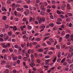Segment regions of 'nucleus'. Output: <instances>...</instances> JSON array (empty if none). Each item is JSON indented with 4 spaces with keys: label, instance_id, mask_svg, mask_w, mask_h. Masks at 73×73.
Here are the masks:
<instances>
[{
    "label": "nucleus",
    "instance_id": "obj_1",
    "mask_svg": "<svg viewBox=\"0 0 73 73\" xmlns=\"http://www.w3.org/2000/svg\"><path fill=\"white\" fill-rule=\"evenodd\" d=\"M45 18L44 17H42L40 18V20H39V24H41L42 22H45Z\"/></svg>",
    "mask_w": 73,
    "mask_h": 73
},
{
    "label": "nucleus",
    "instance_id": "obj_2",
    "mask_svg": "<svg viewBox=\"0 0 73 73\" xmlns=\"http://www.w3.org/2000/svg\"><path fill=\"white\" fill-rule=\"evenodd\" d=\"M26 11L24 12V14L26 16H28L29 15V11L28 9H27L26 10Z\"/></svg>",
    "mask_w": 73,
    "mask_h": 73
},
{
    "label": "nucleus",
    "instance_id": "obj_3",
    "mask_svg": "<svg viewBox=\"0 0 73 73\" xmlns=\"http://www.w3.org/2000/svg\"><path fill=\"white\" fill-rule=\"evenodd\" d=\"M50 61V59L46 60L45 61V62H46L45 63V65H48H48H49V62L48 61Z\"/></svg>",
    "mask_w": 73,
    "mask_h": 73
},
{
    "label": "nucleus",
    "instance_id": "obj_4",
    "mask_svg": "<svg viewBox=\"0 0 73 73\" xmlns=\"http://www.w3.org/2000/svg\"><path fill=\"white\" fill-rule=\"evenodd\" d=\"M44 6L43 7L42 6H40V9L42 11H45L46 10V9L45 8H44Z\"/></svg>",
    "mask_w": 73,
    "mask_h": 73
},
{
    "label": "nucleus",
    "instance_id": "obj_5",
    "mask_svg": "<svg viewBox=\"0 0 73 73\" xmlns=\"http://www.w3.org/2000/svg\"><path fill=\"white\" fill-rule=\"evenodd\" d=\"M9 38V36L7 35L6 36H5L4 37V39L5 41H7Z\"/></svg>",
    "mask_w": 73,
    "mask_h": 73
},
{
    "label": "nucleus",
    "instance_id": "obj_6",
    "mask_svg": "<svg viewBox=\"0 0 73 73\" xmlns=\"http://www.w3.org/2000/svg\"><path fill=\"white\" fill-rule=\"evenodd\" d=\"M67 7L68 9L69 10H70V9H71V7H70V5H69V4H67Z\"/></svg>",
    "mask_w": 73,
    "mask_h": 73
},
{
    "label": "nucleus",
    "instance_id": "obj_7",
    "mask_svg": "<svg viewBox=\"0 0 73 73\" xmlns=\"http://www.w3.org/2000/svg\"><path fill=\"white\" fill-rule=\"evenodd\" d=\"M30 65L31 67L33 68V66H35V64L34 63H32V64H30Z\"/></svg>",
    "mask_w": 73,
    "mask_h": 73
},
{
    "label": "nucleus",
    "instance_id": "obj_8",
    "mask_svg": "<svg viewBox=\"0 0 73 73\" xmlns=\"http://www.w3.org/2000/svg\"><path fill=\"white\" fill-rule=\"evenodd\" d=\"M12 59L14 61H15V60H17V57L15 56V57H13Z\"/></svg>",
    "mask_w": 73,
    "mask_h": 73
},
{
    "label": "nucleus",
    "instance_id": "obj_9",
    "mask_svg": "<svg viewBox=\"0 0 73 73\" xmlns=\"http://www.w3.org/2000/svg\"><path fill=\"white\" fill-rule=\"evenodd\" d=\"M17 27L16 26H14L13 27V30L14 31H17Z\"/></svg>",
    "mask_w": 73,
    "mask_h": 73
},
{
    "label": "nucleus",
    "instance_id": "obj_10",
    "mask_svg": "<svg viewBox=\"0 0 73 73\" xmlns=\"http://www.w3.org/2000/svg\"><path fill=\"white\" fill-rule=\"evenodd\" d=\"M45 28V25H43L42 26L40 27V29H44Z\"/></svg>",
    "mask_w": 73,
    "mask_h": 73
},
{
    "label": "nucleus",
    "instance_id": "obj_11",
    "mask_svg": "<svg viewBox=\"0 0 73 73\" xmlns=\"http://www.w3.org/2000/svg\"><path fill=\"white\" fill-rule=\"evenodd\" d=\"M2 11H7V10L5 9V8L4 7H3L2 8Z\"/></svg>",
    "mask_w": 73,
    "mask_h": 73
},
{
    "label": "nucleus",
    "instance_id": "obj_12",
    "mask_svg": "<svg viewBox=\"0 0 73 73\" xmlns=\"http://www.w3.org/2000/svg\"><path fill=\"white\" fill-rule=\"evenodd\" d=\"M27 29L29 30H30V29H32V27L31 26H30L29 25H28L27 26Z\"/></svg>",
    "mask_w": 73,
    "mask_h": 73
},
{
    "label": "nucleus",
    "instance_id": "obj_13",
    "mask_svg": "<svg viewBox=\"0 0 73 73\" xmlns=\"http://www.w3.org/2000/svg\"><path fill=\"white\" fill-rule=\"evenodd\" d=\"M8 35L10 36H11L12 35V33L11 31H9L8 32Z\"/></svg>",
    "mask_w": 73,
    "mask_h": 73
},
{
    "label": "nucleus",
    "instance_id": "obj_14",
    "mask_svg": "<svg viewBox=\"0 0 73 73\" xmlns=\"http://www.w3.org/2000/svg\"><path fill=\"white\" fill-rule=\"evenodd\" d=\"M23 38H26V40H27L28 39V37L26 36V35H24L23 36Z\"/></svg>",
    "mask_w": 73,
    "mask_h": 73
},
{
    "label": "nucleus",
    "instance_id": "obj_15",
    "mask_svg": "<svg viewBox=\"0 0 73 73\" xmlns=\"http://www.w3.org/2000/svg\"><path fill=\"white\" fill-rule=\"evenodd\" d=\"M25 56L27 58H29V55L28 54L27 52H26L25 53Z\"/></svg>",
    "mask_w": 73,
    "mask_h": 73
},
{
    "label": "nucleus",
    "instance_id": "obj_16",
    "mask_svg": "<svg viewBox=\"0 0 73 73\" xmlns=\"http://www.w3.org/2000/svg\"><path fill=\"white\" fill-rule=\"evenodd\" d=\"M56 49H60V46L59 45L57 44L56 46Z\"/></svg>",
    "mask_w": 73,
    "mask_h": 73
},
{
    "label": "nucleus",
    "instance_id": "obj_17",
    "mask_svg": "<svg viewBox=\"0 0 73 73\" xmlns=\"http://www.w3.org/2000/svg\"><path fill=\"white\" fill-rule=\"evenodd\" d=\"M66 60V58H63L61 61V63H63L64 62H65Z\"/></svg>",
    "mask_w": 73,
    "mask_h": 73
},
{
    "label": "nucleus",
    "instance_id": "obj_18",
    "mask_svg": "<svg viewBox=\"0 0 73 73\" xmlns=\"http://www.w3.org/2000/svg\"><path fill=\"white\" fill-rule=\"evenodd\" d=\"M70 36V35H69L67 34L66 36V39H68V38Z\"/></svg>",
    "mask_w": 73,
    "mask_h": 73
},
{
    "label": "nucleus",
    "instance_id": "obj_19",
    "mask_svg": "<svg viewBox=\"0 0 73 73\" xmlns=\"http://www.w3.org/2000/svg\"><path fill=\"white\" fill-rule=\"evenodd\" d=\"M3 20H5L7 19V17L6 16H4L3 17Z\"/></svg>",
    "mask_w": 73,
    "mask_h": 73
},
{
    "label": "nucleus",
    "instance_id": "obj_20",
    "mask_svg": "<svg viewBox=\"0 0 73 73\" xmlns=\"http://www.w3.org/2000/svg\"><path fill=\"white\" fill-rule=\"evenodd\" d=\"M44 51L43 49H40L38 50V52H42Z\"/></svg>",
    "mask_w": 73,
    "mask_h": 73
},
{
    "label": "nucleus",
    "instance_id": "obj_21",
    "mask_svg": "<svg viewBox=\"0 0 73 73\" xmlns=\"http://www.w3.org/2000/svg\"><path fill=\"white\" fill-rule=\"evenodd\" d=\"M57 20L58 22H60L62 21V19H61V18H59L57 19Z\"/></svg>",
    "mask_w": 73,
    "mask_h": 73
},
{
    "label": "nucleus",
    "instance_id": "obj_22",
    "mask_svg": "<svg viewBox=\"0 0 73 73\" xmlns=\"http://www.w3.org/2000/svg\"><path fill=\"white\" fill-rule=\"evenodd\" d=\"M5 67L6 68H9V69H11V67L10 65H6L5 66Z\"/></svg>",
    "mask_w": 73,
    "mask_h": 73
},
{
    "label": "nucleus",
    "instance_id": "obj_23",
    "mask_svg": "<svg viewBox=\"0 0 73 73\" xmlns=\"http://www.w3.org/2000/svg\"><path fill=\"white\" fill-rule=\"evenodd\" d=\"M15 47L16 49H19L20 48V47L19 46L17 45H15Z\"/></svg>",
    "mask_w": 73,
    "mask_h": 73
},
{
    "label": "nucleus",
    "instance_id": "obj_24",
    "mask_svg": "<svg viewBox=\"0 0 73 73\" xmlns=\"http://www.w3.org/2000/svg\"><path fill=\"white\" fill-rule=\"evenodd\" d=\"M60 54H61V52H59L58 54V58H60L61 57V55H60Z\"/></svg>",
    "mask_w": 73,
    "mask_h": 73
},
{
    "label": "nucleus",
    "instance_id": "obj_25",
    "mask_svg": "<svg viewBox=\"0 0 73 73\" xmlns=\"http://www.w3.org/2000/svg\"><path fill=\"white\" fill-rule=\"evenodd\" d=\"M9 73V71L8 69H6L5 70V73Z\"/></svg>",
    "mask_w": 73,
    "mask_h": 73
},
{
    "label": "nucleus",
    "instance_id": "obj_26",
    "mask_svg": "<svg viewBox=\"0 0 73 73\" xmlns=\"http://www.w3.org/2000/svg\"><path fill=\"white\" fill-rule=\"evenodd\" d=\"M45 12L41 11L40 13V14L41 15H45Z\"/></svg>",
    "mask_w": 73,
    "mask_h": 73
},
{
    "label": "nucleus",
    "instance_id": "obj_27",
    "mask_svg": "<svg viewBox=\"0 0 73 73\" xmlns=\"http://www.w3.org/2000/svg\"><path fill=\"white\" fill-rule=\"evenodd\" d=\"M7 3L8 4H9L11 3V1L9 0H8L7 1Z\"/></svg>",
    "mask_w": 73,
    "mask_h": 73
},
{
    "label": "nucleus",
    "instance_id": "obj_28",
    "mask_svg": "<svg viewBox=\"0 0 73 73\" xmlns=\"http://www.w3.org/2000/svg\"><path fill=\"white\" fill-rule=\"evenodd\" d=\"M27 57H25L23 58V60L25 61H27Z\"/></svg>",
    "mask_w": 73,
    "mask_h": 73
},
{
    "label": "nucleus",
    "instance_id": "obj_29",
    "mask_svg": "<svg viewBox=\"0 0 73 73\" xmlns=\"http://www.w3.org/2000/svg\"><path fill=\"white\" fill-rule=\"evenodd\" d=\"M49 40L51 42H52V43L53 42H54L53 39H52V38H50Z\"/></svg>",
    "mask_w": 73,
    "mask_h": 73
},
{
    "label": "nucleus",
    "instance_id": "obj_30",
    "mask_svg": "<svg viewBox=\"0 0 73 73\" xmlns=\"http://www.w3.org/2000/svg\"><path fill=\"white\" fill-rule=\"evenodd\" d=\"M59 16H60V17H61V18L62 19H64V16L62 15H60Z\"/></svg>",
    "mask_w": 73,
    "mask_h": 73
},
{
    "label": "nucleus",
    "instance_id": "obj_31",
    "mask_svg": "<svg viewBox=\"0 0 73 73\" xmlns=\"http://www.w3.org/2000/svg\"><path fill=\"white\" fill-rule=\"evenodd\" d=\"M53 30L54 31H56L57 30V27H55L53 28Z\"/></svg>",
    "mask_w": 73,
    "mask_h": 73
},
{
    "label": "nucleus",
    "instance_id": "obj_32",
    "mask_svg": "<svg viewBox=\"0 0 73 73\" xmlns=\"http://www.w3.org/2000/svg\"><path fill=\"white\" fill-rule=\"evenodd\" d=\"M61 68H62V67L61 66H59L57 67V69L58 70H60Z\"/></svg>",
    "mask_w": 73,
    "mask_h": 73
},
{
    "label": "nucleus",
    "instance_id": "obj_33",
    "mask_svg": "<svg viewBox=\"0 0 73 73\" xmlns=\"http://www.w3.org/2000/svg\"><path fill=\"white\" fill-rule=\"evenodd\" d=\"M7 47H9L11 46V44L9 43H7L6 44Z\"/></svg>",
    "mask_w": 73,
    "mask_h": 73
},
{
    "label": "nucleus",
    "instance_id": "obj_34",
    "mask_svg": "<svg viewBox=\"0 0 73 73\" xmlns=\"http://www.w3.org/2000/svg\"><path fill=\"white\" fill-rule=\"evenodd\" d=\"M48 54L50 55H52L53 54V52L51 51H50L48 52Z\"/></svg>",
    "mask_w": 73,
    "mask_h": 73
},
{
    "label": "nucleus",
    "instance_id": "obj_35",
    "mask_svg": "<svg viewBox=\"0 0 73 73\" xmlns=\"http://www.w3.org/2000/svg\"><path fill=\"white\" fill-rule=\"evenodd\" d=\"M57 59V57H55L54 59V60H53L52 61V62H54V63L55 62H56V60Z\"/></svg>",
    "mask_w": 73,
    "mask_h": 73
},
{
    "label": "nucleus",
    "instance_id": "obj_36",
    "mask_svg": "<svg viewBox=\"0 0 73 73\" xmlns=\"http://www.w3.org/2000/svg\"><path fill=\"white\" fill-rule=\"evenodd\" d=\"M50 17L51 19H52V20H53V19H54L53 16L52 15H51L50 16Z\"/></svg>",
    "mask_w": 73,
    "mask_h": 73
},
{
    "label": "nucleus",
    "instance_id": "obj_37",
    "mask_svg": "<svg viewBox=\"0 0 73 73\" xmlns=\"http://www.w3.org/2000/svg\"><path fill=\"white\" fill-rule=\"evenodd\" d=\"M50 26L51 27H54V24L53 23H50L49 24Z\"/></svg>",
    "mask_w": 73,
    "mask_h": 73
},
{
    "label": "nucleus",
    "instance_id": "obj_38",
    "mask_svg": "<svg viewBox=\"0 0 73 73\" xmlns=\"http://www.w3.org/2000/svg\"><path fill=\"white\" fill-rule=\"evenodd\" d=\"M6 62V61H5V60H4L1 62V65H3L4 64H5V63Z\"/></svg>",
    "mask_w": 73,
    "mask_h": 73
},
{
    "label": "nucleus",
    "instance_id": "obj_39",
    "mask_svg": "<svg viewBox=\"0 0 73 73\" xmlns=\"http://www.w3.org/2000/svg\"><path fill=\"white\" fill-rule=\"evenodd\" d=\"M65 7H66V5H62L61 8H65Z\"/></svg>",
    "mask_w": 73,
    "mask_h": 73
},
{
    "label": "nucleus",
    "instance_id": "obj_40",
    "mask_svg": "<svg viewBox=\"0 0 73 73\" xmlns=\"http://www.w3.org/2000/svg\"><path fill=\"white\" fill-rule=\"evenodd\" d=\"M71 57H72L71 55H68L67 57V58H70Z\"/></svg>",
    "mask_w": 73,
    "mask_h": 73
},
{
    "label": "nucleus",
    "instance_id": "obj_41",
    "mask_svg": "<svg viewBox=\"0 0 73 73\" xmlns=\"http://www.w3.org/2000/svg\"><path fill=\"white\" fill-rule=\"evenodd\" d=\"M72 25V24L71 23H70L68 25V27H70V28H71Z\"/></svg>",
    "mask_w": 73,
    "mask_h": 73
},
{
    "label": "nucleus",
    "instance_id": "obj_42",
    "mask_svg": "<svg viewBox=\"0 0 73 73\" xmlns=\"http://www.w3.org/2000/svg\"><path fill=\"white\" fill-rule=\"evenodd\" d=\"M65 34V32L64 31H63L62 32L61 35H62V36H64Z\"/></svg>",
    "mask_w": 73,
    "mask_h": 73
},
{
    "label": "nucleus",
    "instance_id": "obj_43",
    "mask_svg": "<svg viewBox=\"0 0 73 73\" xmlns=\"http://www.w3.org/2000/svg\"><path fill=\"white\" fill-rule=\"evenodd\" d=\"M43 4L44 5H45V6H47V5H48V3H47L45 2H43Z\"/></svg>",
    "mask_w": 73,
    "mask_h": 73
},
{
    "label": "nucleus",
    "instance_id": "obj_44",
    "mask_svg": "<svg viewBox=\"0 0 73 73\" xmlns=\"http://www.w3.org/2000/svg\"><path fill=\"white\" fill-rule=\"evenodd\" d=\"M8 27H9V26H8V25H5V28L6 29H8Z\"/></svg>",
    "mask_w": 73,
    "mask_h": 73
},
{
    "label": "nucleus",
    "instance_id": "obj_45",
    "mask_svg": "<svg viewBox=\"0 0 73 73\" xmlns=\"http://www.w3.org/2000/svg\"><path fill=\"white\" fill-rule=\"evenodd\" d=\"M67 15H68V16L70 17L72 16V14L71 13H67Z\"/></svg>",
    "mask_w": 73,
    "mask_h": 73
},
{
    "label": "nucleus",
    "instance_id": "obj_46",
    "mask_svg": "<svg viewBox=\"0 0 73 73\" xmlns=\"http://www.w3.org/2000/svg\"><path fill=\"white\" fill-rule=\"evenodd\" d=\"M50 38V37L49 36H46L45 38H44V40H45L47 39H48V38Z\"/></svg>",
    "mask_w": 73,
    "mask_h": 73
},
{
    "label": "nucleus",
    "instance_id": "obj_47",
    "mask_svg": "<svg viewBox=\"0 0 73 73\" xmlns=\"http://www.w3.org/2000/svg\"><path fill=\"white\" fill-rule=\"evenodd\" d=\"M17 11H20V10H21V9H20L19 7H18L17 8Z\"/></svg>",
    "mask_w": 73,
    "mask_h": 73
},
{
    "label": "nucleus",
    "instance_id": "obj_48",
    "mask_svg": "<svg viewBox=\"0 0 73 73\" xmlns=\"http://www.w3.org/2000/svg\"><path fill=\"white\" fill-rule=\"evenodd\" d=\"M52 7L53 9H55L56 8V5H52Z\"/></svg>",
    "mask_w": 73,
    "mask_h": 73
},
{
    "label": "nucleus",
    "instance_id": "obj_49",
    "mask_svg": "<svg viewBox=\"0 0 73 73\" xmlns=\"http://www.w3.org/2000/svg\"><path fill=\"white\" fill-rule=\"evenodd\" d=\"M57 13L59 15H60V14H61V12H60V11L58 10H57Z\"/></svg>",
    "mask_w": 73,
    "mask_h": 73
},
{
    "label": "nucleus",
    "instance_id": "obj_50",
    "mask_svg": "<svg viewBox=\"0 0 73 73\" xmlns=\"http://www.w3.org/2000/svg\"><path fill=\"white\" fill-rule=\"evenodd\" d=\"M2 47L4 48H7V45H3L2 46Z\"/></svg>",
    "mask_w": 73,
    "mask_h": 73
},
{
    "label": "nucleus",
    "instance_id": "obj_51",
    "mask_svg": "<svg viewBox=\"0 0 73 73\" xmlns=\"http://www.w3.org/2000/svg\"><path fill=\"white\" fill-rule=\"evenodd\" d=\"M31 57L32 58H31V60H32V58H34V56H33V54H31Z\"/></svg>",
    "mask_w": 73,
    "mask_h": 73
},
{
    "label": "nucleus",
    "instance_id": "obj_52",
    "mask_svg": "<svg viewBox=\"0 0 73 73\" xmlns=\"http://www.w3.org/2000/svg\"><path fill=\"white\" fill-rule=\"evenodd\" d=\"M23 7L25 8H27V9L28 8V6L27 5H25L23 6Z\"/></svg>",
    "mask_w": 73,
    "mask_h": 73
},
{
    "label": "nucleus",
    "instance_id": "obj_53",
    "mask_svg": "<svg viewBox=\"0 0 73 73\" xmlns=\"http://www.w3.org/2000/svg\"><path fill=\"white\" fill-rule=\"evenodd\" d=\"M50 35V33H47V34H46L45 35V36H49Z\"/></svg>",
    "mask_w": 73,
    "mask_h": 73
},
{
    "label": "nucleus",
    "instance_id": "obj_54",
    "mask_svg": "<svg viewBox=\"0 0 73 73\" xmlns=\"http://www.w3.org/2000/svg\"><path fill=\"white\" fill-rule=\"evenodd\" d=\"M36 61L38 64H39L40 62L41 61H40V60L39 59H38Z\"/></svg>",
    "mask_w": 73,
    "mask_h": 73
},
{
    "label": "nucleus",
    "instance_id": "obj_55",
    "mask_svg": "<svg viewBox=\"0 0 73 73\" xmlns=\"http://www.w3.org/2000/svg\"><path fill=\"white\" fill-rule=\"evenodd\" d=\"M67 64V62H64L63 64V65L64 66H66Z\"/></svg>",
    "mask_w": 73,
    "mask_h": 73
},
{
    "label": "nucleus",
    "instance_id": "obj_56",
    "mask_svg": "<svg viewBox=\"0 0 73 73\" xmlns=\"http://www.w3.org/2000/svg\"><path fill=\"white\" fill-rule=\"evenodd\" d=\"M45 58H50V56H46L45 57Z\"/></svg>",
    "mask_w": 73,
    "mask_h": 73
},
{
    "label": "nucleus",
    "instance_id": "obj_57",
    "mask_svg": "<svg viewBox=\"0 0 73 73\" xmlns=\"http://www.w3.org/2000/svg\"><path fill=\"white\" fill-rule=\"evenodd\" d=\"M0 41H1V42H3V41H4V40H3V38H0Z\"/></svg>",
    "mask_w": 73,
    "mask_h": 73
},
{
    "label": "nucleus",
    "instance_id": "obj_58",
    "mask_svg": "<svg viewBox=\"0 0 73 73\" xmlns=\"http://www.w3.org/2000/svg\"><path fill=\"white\" fill-rule=\"evenodd\" d=\"M30 52L31 53V50L29 49L28 50L27 53H28V54H30Z\"/></svg>",
    "mask_w": 73,
    "mask_h": 73
},
{
    "label": "nucleus",
    "instance_id": "obj_59",
    "mask_svg": "<svg viewBox=\"0 0 73 73\" xmlns=\"http://www.w3.org/2000/svg\"><path fill=\"white\" fill-rule=\"evenodd\" d=\"M32 17H31L29 19V22H32Z\"/></svg>",
    "mask_w": 73,
    "mask_h": 73
},
{
    "label": "nucleus",
    "instance_id": "obj_60",
    "mask_svg": "<svg viewBox=\"0 0 73 73\" xmlns=\"http://www.w3.org/2000/svg\"><path fill=\"white\" fill-rule=\"evenodd\" d=\"M42 45L44 46H46V44L45 43H43L42 44Z\"/></svg>",
    "mask_w": 73,
    "mask_h": 73
},
{
    "label": "nucleus",
    "instance_id": "obj_61",
    "mask_svg": "<svg viewBox=\"0 0 73 73\" xmlns=\"http://www.w3.org/2000/svg\"><path fill=\"white\" fill-rule=\"evenodd\" d=\"M22 3V1H17V3H18V4H20V3Z\"/></svg>",
    "mask_w": 73,
    "mask_h": 73
},
{
    "label": "nucleus",
    "instance_id": "obj_62",
    "mask_svg": "<svg viewBox=\"0 0 73 73\" xmlns=\"http://www.w3.org/2000/svg\"><path fill=\"white\" fill-rule=\"evenodd\" d=\"M73 48H71V49L69 50V52H72V51H73Z\"/></svg>",
    "mask_w": 73,
    "mask_h": 73
},
{
    "label": "nucleus",
    "instance_id": "obj_63",
    "mask_svg": "<svg viewBox=\"0 0 73 73\" xmlns=\"http://www.w3.org/2000/svg\"><path fill=\"white\" fill-rule=\"evenodd\" d=\"M36 3L37 4H38L40 3V0H36Z\"/></svg>",
    "mask_w": 73,
    "mask_h": 73
},
{
    "label": "nucleus",
    "instance_id": "obj_64",
    "mask_svg": "<svg viewBox=\"0 0 73 73\" xmlns=\"http://www.w3.org/2000/svg\"><path fill=\"white\" fill-rule=\"evenodd\" d=\"M34 50H31V53H34Z\"/></svg>",
    "mask_w": 73,
    "mask_h": 73
}]
</instances>
